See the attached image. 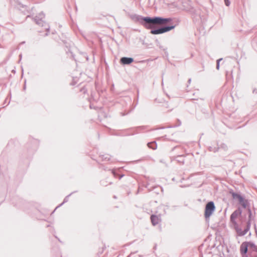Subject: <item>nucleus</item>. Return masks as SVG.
I'll list each match as a JSON object with an SVG mask.
<instances>
[{"label": "nucleus", "instance_id": "35", "mask_svg": "<svg viewBox=\"0 0 257 257\" xmlns=\"http://www.w3.org/2000/svg\"><path fill=\"white\" fill-rule=\"evenodd\" d=\"M113 198H114V199H116V196H115V195H114V196H113Z\"/></svg>", "mask_w": 257, "mask_h": 257}, {"label": "nucleus", "instance_id": "34", "mask_svg": "<svg viewBox=\"0 0 257 257\" xmlns=\"http://www.w3.org/2000/svg\"><path fill=\"white\" fill-rule=\"evenodd\" d=\"M26 85H25L24 86V88H23V89H24V90H25V89H26Z\"/></svg>", "mask_w": 257, "mask_h": 257}, {"label": "nucleus", "instance_id": "37", "mask_svg": "<svg viewBox=\"0 0 257 257\" xmlns=\"http://www.w3.org/2000/svg\"><path fill=\"white\" fill-rule=\"evenodd\" d=\"M179 125H180L181 124V122L179 120Z\"/></svg>", "mask_w": 257, "mask_h": 257}, {"label": "nucleus", "instance_id": "12", "mask_svg": "<svg viewBox=\"0 0 257 257\" xmlns=\"http://www.w3.org/2000/svg\"><path fill=\"white\" fill-rule=\"evenodd\" d=\"M184 158H185V156L184 155H178L176 157H175V156L172 157L171 158V159L172 161L175 160L178 163H180V164L183 165L184 164V161H185Z\"/></svg>", "mask_w": 257, "mask_h": 257}, {"label": "nucleus", "instance_id": "8", "mask_svg": "<svg viewBox=\"0 0 257 257\" xmlns=\"http://www.w3.org/2000/svg\"><path fill=\"white\" fill-rule=\"evenodd\" d=\"M248 243L247 241L243 242L240 246V252L242 257H247Z\"/></svg>", "mask_w": 257, "mask_h": 257}, {"label": "nucleus", "instance_id": "7", "mask_svg": "<svg viewBox=\"0 0 257 257\" xmlns=\"http://www.w3.org/2000/svg\"><path fill=\"white\" fill-rule=\"evenodd\" d=\"M234 229H235L237 235L240 236H243L245 234H246V233L249 230V229L250 228L249 227V225H246L245 228H244V229L243 230H242V229L238 226L237 223L236 224H234Z\"/></svg>", "mask_w": 257, "mask_h": 257}, {"label": "nucleus", "instance_id": "22", "mask_svg": "<svg viewBox=\"0 0 257 257\" xmlns=\"http://www.w3.org/2000/svg\"><path fill=\"white\" fill-rule=\"evenodd\" d=\"M146 126H139L137 127V129L138 130H143V129H145L146 128Z\"/></svg>", "mask_w": 257, "mask_h": 257}, {"label": "nucleus", "instance_id": "40", "mask_svg": "<svg viewBox=\"0 0 257 257\" xmlns=\"http://www.w3.org/2000/svg\"><path fill=\"white\" fill-rule=\"evenodd\" d=\"M36 148L37 147H35V149H34L35 151L36 150Z\"/></svg>", "mask_w": 257, "mask_h": 257}, {"label": "nucleus", "instance_id": "31", "mask_svg": "<svg viewBox=\"0 0 257 257\" xmlns=\"http://www.w3.org/2000/svg\"><path fill=\"white\" fill-rule=\"evenodd\" d=\"M166 209H168L169 208V206L168 205H165Z\"/></svg>", "mask_w": 257, "mask_h": 257}, {"label": "nucleus", "instance_id": "17", "mask_svg": "<svg viewBox=\"0 0 257 257\" xmlns=\"http://www.w3.org/2000/svg\"><path fill=\"white\" fill-rule=\"evenodd\" d=\"M77 191H74V192H71L70 194H69V195H68L67 196H66L64 199V200L63 201V202L62 203H61L59 206H58L54 210V211L53 212V213L55 211V210L59 207L62 206L63 204H64L65 203H66L68 201V199H69V197L72 194H73L75 192H76Z\"/></svg>", "mask_w": 257, "mask_h": 257}, {"label": "nucleus", "instance_id": "14", "mask_svg": "<svg viewBox=\"0 0 257 257\" xmlns=\"http://www.w3.org/2000/svg\"><path fill=\"white\" fill-rule=\"evenodd\" d=\"M150 218L153 225L155 226L158 223L159 218L157 215L153 214Z\"/></svg>", "mask_w": 257, "mask_h": 257}, {"label": "nucleus", "instance_id": "23", "mask_svg": "<svg viewBox=\"0 0 257 257\" xmlns=\"http://www.w3.org/2000/svg\"><path fill=\"white\" fill-rule=\"evenodd\" d=\"M111 172L114 177H116L117 173L114 170H112Z\"/></svg>", "mask_w": 257, "mask_h": 257}, {"label": "nucleus", "instance_id": "2", "mask_svg": "<svg viewBox=\"0 0 257 257\" xmlns=\"http://www.w3.org/2000/svg\"><path fill=\"white\" fill-rule=\"evenodd\" d=\"M45 18V14L43 12L39 13L33 19L35 23L41 27H44L47 33L45 34V36L48 35V32H49L50 27L49 26L43 21V19Z\"/></svg>", "mask_w": 257, "mask_h": 257}, {"label": "nucleus", "instance_id": "29", "mask_svg": "<svg viewBox=\"0 0 257 257\" xmlns=\"http://www.w3.org/2000/svg\"><path fill=\"white\" fill-rule=\"evenodd\" d=\"M19 57H20V60H19V61H20L21 60V59H22V54H20V55H19Z\"/></svg>", "mask_w": 257, "mask_h": 257}, {"label": "nucleus", "instance_id": "39", "mask_svg": "<svg viewBox=\"0 0 257 257\" xmlns=\"http://www.w3.org/2000/svg\"><path fill=\"white\" fill-rule=\"evenodd\" d=\"M58 240H59V241H60V242H61V241L59 239H58Z\"/></svg>", "mask_w": 257, "mask_h": 257}, {"label": "nucleus", "instance_id": "38", "mask_svg": "<svg viewBox=\"0 0 257 257\" xmlns=\"http://www.w3.org/2000/svg\"><path fill=\"white\" fill-rule=\"evenodd\" d=\"M22 7L24 8V6L23 5H22Z\"/></svg>", "mask_w": 257, "mask_h": 257}, {"label": "nucleus", "instance_id": "18", "mask_svg": "<svg viewBox=\"0 0 257 257\" xmlns=\"http://www.w3.org/2000/svg\"><path fill=\"white\" fill-rule=\"evenodd\" d=\"M148 147L152 150H156L157 148V144L155 141L149 142L147 144Z\"/></svg>", "mask_w": 257, "mask_h": 257}, {"label": "nucleus", "instance_id": "26", "mask_svg": "<svg viewBox=\"0 0 257 257\" xmlns=\"http://www.w3.org/2000/svg\"><path fill=\"white\" fill-rule=\"evenodd\" d=\"M222 58H220V59H218V60L216 61V63H218V64H219V63H220V62L221 61H222Z\"/></svg>", "mask_w": 257, "mask_h": 257}, {"label": "nucleus", "instance_id": "24", "mask_svg": "<svg viewBox=\"0 0 257 257\" xmlns=\"http://www.w3.org/2000/svg\"><path fill=\"white\" fill-rule=\"evenodd\" d=\"M80 91L85 93L86 92L87 90L85 88V87H83L81 89Z\"/></svg>", "mask_w": 257, "mask_h": 257}, {"label": "nucleus", "instance_id": "1", "mask_svg": "<svg viewBox=\"0 0 257 257\" xmlns=\"http://www.w3.org/2000/svg\"><path fill=\"white\" fill-rule=\"evenodd\" d=\"M128 16L135 23H139L146 29H151L155 27L156 24H165L172 21L171 18L143 17L136 14H129Z\"/></svg>", "mask_w": 257, "mask_h": 257}, {"label": "nucleus", "instance_id": "27", "mask_svg": "<svg viewBox=\"0 0 257 257\" xmlns=\"http://www.w3.org/2000/svg\"><path fill=\"white\" fill-rule=\"evenodd\" d=\"M252 92L254 93H257V88L253 89Z\"/></svg>", "mask_w": 257, "mask_h": 257}, {"label": "nucleus", "instance_id": "5", "mask_svg": "<svg viewBox=\"0 0 257 257\" xmlns=\"http://www.w3.org/2000/svg\"><path fill=\"white\" fill-rule=\"evenodd\" d=\"M242 213V210L241 207H238L237 209L234 211L230 215V221L233 224H236L237 222L236 219L238 216L241 215Z\"/></svg>", "mask_w": 257, "mask_h": 257}, {"label": "nucleus", "instance_id": "21", "mask_svg": "<svg viewBox=\"0 0 257 257\" xmlns=\"http://www.w3.org/2000/svg\"><path fill=\"white\" fill-rule=\"evenodd\" d=\"M224 4L226 6H227V7L229 6V5L230 4V2L229 0H224Z\"/></svg>", "mask_w": 257, "mask_h": 257}, {"label": "nucleus", "instance_id": "11", "mask_svg": "<svg viewBox=\"0 0 257 257\" xmlns=\"http://www.w3.org/2000/svg\"><path fill=\"white\" fill-rule=\"evenodd\" d=\"M229 194L231 195L233 199L237 200L238 202L244 198L239 193L234 192L233 190L229 191Z\"/></svg>", "mask_w": 257, "mask_h": 257}, {"label": "nucleus", "instance_id": "3", "mask_svg": "<svg viewBox=\"0 0 257 257\" xmlns=\"http://www.w3.org/2000/svg\"><path fill=\"white\" fill-rule=\"evenodd\" d=\"M176 27V25H170V26H165L162 27L154 28V27L151 29V33L153 35H159L168 32L170 31L171 30L174 29Z\"/></svg>", "mask_w": 257, "mask_h": 257}, {"label": "nucleus", "instance_id": "36", "mask_svg": "<svg viewBox=\"0 0 257 257\" xmlns=\"http://www.w3.org/2000/svg\"><path fill=\"white\" fill-rule=\"evenodd\" d=\"M30 16L29 15H28L26 18H28V17H30Z\"/></svg>", "mask_w": 257, "mask_h": 257}, {"label": "nucleus", "instance_id": "33", "mask_svg": "<svg viewBox=\"0 0 257 257\" xmlns=\"http://www.w3.org/2000/svg\"><path fill=\"white\" fill-rule=\"evenodd\" d=\"M123 176V175H121L119 177V179H120Z\"/></svg>", "mask_w": 257, "mask_h": 257}, {"label": "nucleus", "instance_id": "16", "mask_svg": "<svg viewBox=\"0 0 257 257\" xmlns=\"http://www.w3.org/2000/svg\"><path fill=\"white\" fill-rule=\"evenodd\" d=\"M220 148L223 149L224 151H225V150H226L227 149V146L225 144H222L220 145ZM219 149V148H214V149H212V147H210V151H213L214 152H216L218 151Z\"/></svg>", "mask_w": 257, "mask_h": 257}, {"label": "nucleus", "instance_id": "32", "mask_svg": "<svg viewBox=\"0 0 257 257\" xmlns=\"http://www.w3.org/2000/svg\"><path fill=\"white\" fill-rule=\"evenodd\" d=\"M25 41H23V42H21V43H20V45H22V44H25Z\"/></svg>", "mask_w": 257, "mask_h": 257}, {"label": "nucleus", "instance_id": "20", "mask_svg": "<svg viewBox=\"0 0 257 257\" xmlns=\"http://www.w3.org/2000/svg\"><path fill=\"white\" fill-rule=\"evenodd\" d=\"M192 16L193 17V18L197 19V17L200 18V11L199 10H196L195 9L194 13H190Z\"/></svg>", "mask_w": 257, "mask_h": 257}, {"label": "nucleus", "instance_id": "15", "mask_svg": "<svg viewBox=\"0 0 257 257\" xmlns=\"http://www.w3.org/2000/svg\"><path fill=\"white\" fill-rule=\"evenodd\" d=\"M247 243H248V247L250 251H256L257 246L255 244L254 242L252 241H247Z\"/></svg>", "mask_w": 257, "mask_h": 257}, {"label": "nucleus", "instance_id": "25", "mask_svg": "<svg viewBox=\"0 0 257 257\" xmlns=\"http://www.w3.org/2000/svg\"><path fill=\"white\" fill-rule=\"evenodd\" d=\"M219 67H220V64H218V63H216V69L217 70H219Z\"/></svg>", "mask_w": 257, "mask_h": 257}, {"label": "nucleus", "instance_id": "9", "mask_svg": "<svg viewBox=\"0 0 257 257\" xmlns=\"http://www.w3.org/2000/svg\"><path fill=\"white\" fill-rule=\"evenodd\" d=\"M134 61L132 57H122L120 59L119 62L122 65H130Z\"/></svg>", "mask_w": 257, "mask_h": 257}, {"label": "nucleus", "instance_id": "28", "mask_svg": "<svg viewBox=\"0 0 257 257\" xmlns=\"http://www.w3.org/2000/svg\"><path fill=\"white\" fill-rule=\"evenodd\" d=\"M177 148H178V147L177 146H176V147H174V148H172V151H174L175 149H176Z\"/></svg>", "mask_w": 257, "mask_h": 257}, {"label": "nucleus", "instance_id": "4", "mask_svg": "<svg viewBox=\"0 0 257 257\" xmlns=\"http://www.w3.org/2000/svg\"><path fill=\"white\" fill-rule=\"evenodd\" d=\"M215 210L213 201H210L207 203L205 207L204 216L205 219L209 218Z\"/></svg>", "mask_w": 257, "mask_h": 257}, {"label": "nucleus", "instance_id": "10", "mask_svg": "<svg viewBox=\"0 0 257 257\" xmlns=\"http://www.w3.org/2000/svg\"><path fill=\"white\" fill-rule=\"evenodd\" d=\"M247 213L248 214V218L246 221V225H249V227L250 228L252 221L254 220L255 216L252 215L251 208H248Z\"/></svg>", "mask_w": 257, "mask_h": 257}, {"label": "nucleus", "instance_id": "19", "mask_svg": "<svg viewBox=\"0 0 257 257\" xmlns=\"http://www.w3.org/2000/svg\"><path fill=\"white\" fill-rule=\"evenodd\" d=\"M99 158L102 161H108L110 160V156L108 154L100 155Z\"/></svg>", "mask_w": 257, "mask_h": 257}, {"label": "nucleus", "instance_id": "30", "mask_svg": "<svg viewBox=\"0 0 257 257\" xmlns=\"http://www.w3.org/2000/svg\"><path fill=\"white\" fill-rule=\"evenodd\" d=\"M191 78H190V79H188V84H190V83H191Z\"/></svg>", "mask_w": 257, "mask_h": 257}, {"label": "nucleus", "instance_id": "13", "mask_svg": "<svg viewBox=\"0 0 257 257\" xmlns=\"http://www.w3.org/2000/svg\"><path fill=\"white\" fill-rule=\"evenodd\" d=\"M238 203L241 206L242 208L246 209V211L248 210V208H250L249 201L247 199H245L244 198L238 202Z\"/></svg>", "mask_w": 257, "mask_h": 257}, {"label": "nucleus", "instance_id": "6", "mask_svg": "<svg viewBox=\"0 0 257 257\" xmlns=\"http://www.w3.org/2000/svg\"><path fill=\"white\" fill-rule=\"evenodd\" d=\"M183 9L189 13H194L195 9L191 5L190 0H183L182 2Z\"/></svg>", "mask_w": 257, "mask_h": 257}]
</instances>
